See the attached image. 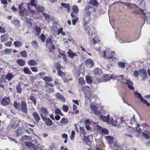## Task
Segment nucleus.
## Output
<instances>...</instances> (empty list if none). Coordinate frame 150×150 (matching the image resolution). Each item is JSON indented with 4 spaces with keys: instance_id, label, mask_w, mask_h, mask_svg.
<instances>
[{
    "instance_id": "nucleus-1",
    "label": "nucleus",
    "mask_w": 150,
    "mask_h": 150,
    "mask_svg": "<svg viewBox=\"0 0 150 150\" xmlns=\"http://www.w3.org/2000/svg\"><path fill=\"white\" fill-rule=\"evenodd\" d=\"M124 75H119V77L120 79H121L123 83H125L128 85V88L134 91V88L132 86L133 83L129 79H127L125 78H123Z\"/></svg>"
},
{
    "instance_id": "nucleus-2",
    "label": "nucleus",
    "mask_w": 150,
    "mask_h": 150,
    "mask_svg": "<svg viewBox=\"0 0 150 150\" xmlns=\"http://www.w3.org/2000/svg\"><path fill=\"white\" fill-rule=\"evenodd\" d=\"M53 41L50 38H48L46 40V45L49 49V52H52L55 49V47L53 44Z\"/></svg>"
},
{
    "instance_id": "nucleus-3",
    "label": "nucleus",
    "mask_w": 150,
    "mask_h": 150,
    "mask_svg": "<svg viewBox=\"0 0 150 150\" xmlns=\"http://www.w3.org/2000/svg\"><path fill=\"white\" fill-rule=\"evenodd\" d=\"M26 4L23 3L20 4L18 6V9L21 16H23L26 13Z\"/></svg>"
},
{
    "instance_id": "nucleus-4",
    "label": "nucleus",
    "mask_w": 150,
    "mask_h": 150,
    "mask_svg": "<svg viewBox=\"0 0 150 150\" xmlns=\"http://www.w3.org/2000/svg\"><path fill=\"white\" fill-rule=\"evenodd\" d=\"M96 11V8L90 6H85L84 10V13L85 14L90 15L91 13Z\"/></svg>"
},
{
    "instance_id": "nucleus-5",
    "label": "nucleus",
    "mask_w": 150,
    "mask_h": 150,
    "mask_svg": "<svg viewBox=\"0 0 150 150\" xmlns=\"http://www.w3.org/2000/svg\"><path fill=\"white\" fill-rule=\"evenodd\" d=\"M114 51L112 52L109 49H107L105 51L103 52L104 57L109 59L112 58L113 60V54H114Z\"/></svg>"
},
{
    "instance_id": "nucleus-6",
    "label": "nucleus",
    "mask_w": 150,
    "mask_h": 150,
    "mask_svg": "<svg viewBox=\"0 0 150 150\" xmlns=\"http://www.w3.org/2000/svg\"><path fill=\"white\" fill-rule=\"evenodd\" d=\"M134 93L135 94V96L136 98H139L140 99L142 102L144 104H146L147 106H149L150 104L146 100L143 99L141 94L138 93L137 92L135 91L134 92Z\"/></svg>"
},
{
    "instance_id": "nucleus-7",
    "label": "nucleus",
    "mask_w": 150,
    "mask_h": 150,
    "mask_svg": "<svg viewBox=\"0 0 150 150\" xmlns=\"http://www.w3.org/2000/svg\"><path fill=\"white\" fill-rule=\"evenodd\" d=\"M93 72L96 78H99L102 74V70L100 69L97 68L94 69Z\"/></svg>"
},
{
    "instance_id": "nucleus-8",
    "label": "nucleus",
    "mask_w": 150,
    "mask_h": 150,
    "mask_svg": "<svg viewBox=\"0 0 150 150\" xmlns=\"http://www.w3.org/2000/svg\"><path fill=\"white\" fill-rule=\"evenodd\" d=\"M85 63L87 68H91L94 65V62L93 60L88 59L85 60Z\"/></svg>"
},
{
    "instance_id": "nucleus-9",
    "label": "nucleus",
    "mask_w": 150,
    "mask_h": 150,
    "mask_svg": "<svg viewBox=\"0 0 150 150\" xmlns=\"http://www.w3.org/2000/svg\"><path fill=\"white\" fill-rule=\"evenodd\" d=\"M91 18V15L85 14L84 16L83 20L84 21V26L87 25L89 23Z\"/></svg>"
},
{
    "instance_id": "nucleus-10",
    "label": "nucleus",
    "mask_w": 150,
    "mask_h": 150,
    "mask_svg": "<svg viewBox=\"0 0 150 150\" xmlns=\"http://www.w3.org/2000/svg\"><path fill=\"white\" fill-rule=\"evenodd\" d=\"M10 103V100L8 97H5L2 99L1 101V103L3 105H8Z\"/></svg>"
},
{
    "instance_id": "nucleus-11",
    "label": "nucleus",
    "mask_w": 150,
    "mask_h": 150,
    "mask_svg": "<svg viewBox=\"0 0 150 150\" xmlns=\"http://www.w3.org/2000/svg\"><path fill=\"white\" fill-rule=\"evenodd\" d=\"M21 108L22 110L25 113L27 112V108L26 103L23 101L21 103Z\"/></svg>"
},
{
    "instance_id": "nucleus-12",
    "label": "nucleus",
    "mask_w": 150,
    "mask_h": 150,
    "mask_svg": "<svg viewBox=\"0 0 150 150\" xmlns=\"http://www.w3.org/2000/svg\"><path fill=\"white\" fill-rule=\"evenodd\" d=\"M139 74L142 79L144 80L146 78L147 73L146 71L144 69H141L139 71Z\"/></svg>"
},
{
    "instance_id": "nucleus-13",
    "label": "nucleus",
    "mask_w": 150,
    "mask_h": 150,
    "mask_svg": "<svg viewBox=\"0 0 150 150\" xmlns=\"http://www.w3.org/2000/svg\"><path fill=\"white\" fill-rule=\"evenodd\" d=\"M6 79L4 77H1L0 78V86L3 88H4L5 84L6 83Z\"/></svg>"
},
{
    "instance_id": "nucleus-14",
    "label": "nucleus",
    "mask_w": 150,
    "mask_h": 150,
    "mask_svg": "<svg viewBox=\"0 0 150 150\" xmlns=\"http://www.w3.org/2000/svg\"><path fill=\"white\" fill-rule=\"evenodd\" d=\"M56 98L58 99L59 100H60L63 102H65V99L63 96L59 93H58L56 94Z\"/></svg>"
},
{
    "instance_id": "nucleus-15",
    "label": "nucleus",
    "mask_w": 150,
    "mask_h": 150,
    "mask_svg": "<svg viewBox=\"0 0 150 150\" xmlns=\"http://www.w3.org/2000/svg\"><path fill=\"white\" fill-rule=\"evenodd\" d=\"M28 64L30 66H35L38 65L37 61L34 59H30L29 61Z\"/></svg>"
},
{
    "instance_id": "nucleus-16",
    "label": "nucleus",
    "mask_w": 150,
    "mask_h": 150,
    "mask_svg": "<svg viewBox=\"0 0 150 150\" xmlns=\"http://www.w3.org/2000/svg\"><path fill=\"white\" fill-rule=\"evenodd\" d=\"M89 4L95 7H98L99 6V3L96 0H90Z\"/></svg>"
},
{
    "instance_id": "nucleus-17",
    "label": "nucleus",
    "mask_w": 150,
    "mask_h": 150,
    "mask_svg": "<svg viewBox=\"0 0 150 150\" xmlns=\"http://www.w3.org/2000/svg\"><path fill=\"white\" fill-rule=\"evenodd\" d=\"M33 115L37 122H38L40 120V116L36 112H34L33 113Z\"/></svg>"
},
{
    "instance_id": "nucleus-18",
    "label": "nucleus",
    "mask_w": 150,
    "mask_h": 150,
    "mask_svg": "<svg viewBox=\"0 0 150 150\" xmlns=\"http://www.w3.org/2000/svg\"><path fill=\"white\" fill-rule=\"evenodd\" d=\"M67 53L68 54V55L69 57H70L72 58H73V57H75L77 56V54L76 53H75L71 51V50L69 49Z\"/></svg>"
},
{
    "instance_id": "nucleus-19",
    "label": "nucleus",
    "mask_w": 150,
    "mask_h": 150,
    "mask_svg": "<svg viewBox=\"0 0 150 150\" xmlns=\"http://www.w3.org/2000/svg\"><path fill=\"white\" fill-rule=\"evenodd\" d=\"M45 121V123L47 126H51L53 124L52 121L49 118H47Z\"/></svg>"
},
{
    "instance_id": "nucleus-20",
    "label": "nucleus",
    "mask_w": 150,
    "mask_h": 150,
    "mask_svg": "<svg viewBox=\"0 0 150 150\" xmlns=\"http://www.w3.org/2000/svg\"><path fill=\"white\" fill-rule=\"evenodd\" d=\"M23 71L26 74L30 75L32 74L30 69L28 67H26L23 69Z\"/></svg>"
},
{
    "instance_id": "nucleus-21",
    "label": "nucleus",
    "mask_w": 150,
    "mask_h": 150,
    "mask_svg": "<svg viewBox=\"0 0 150 150\" xmlns=\"http://www.w3.org/2000/svg\"><path fill=\"white\" fill-rule=\"evenodd\" d=\"M100 118L104 121H108V122L109 120H110L109 115H108L107 117L104 115H101L100 116Z\"/></svg>"
},
{
    "instance_id": "nucleus-22",
    "label": "nucleus",
    "mask_w": 150,
    "mask_h": 150,
    "mask_svg": "<svg viewBox=\"0 0 150 150\" xmlns=\"http://www.w3.org/2000/svg\"><path fill=\"white\" fill-rule=\"evenodd\" d=\"M127 124V121L124 119L123 117L121 119V122L120 124L122 127H124L126 126Z\"/></svg>"
},
{
    "instance_id": "nucleus-23",
    "label": "nucleus",
    "mask_w": 150,
    "mask_h": 150,
    "mask_svg": "<svg viewBox=\"0 0 150 150\" xmlns=\"http://www.w3.org/2000/svg\"><path fill=\"white\" fill-rule=\"evenodd\" d=\"M61 5L64 8H66L68 12H69L70 10V7L69 4H66L64 3H62L61 4Z\"/></svg>"
},
{
    "instance_id": "nucleus-24",
    "label": "nucleus",
    "mask_w": 150,
    "mask_h": 150,
    "mask_svg": "<svg viewBox=\"0 0 150 150\" xmlns=\"http://www.w3.org/2000/svg\"><path fill=\"white\" fill-rule=\"evenodd\" d=\"M83 140L86 142L88 145L91 144V142L89 140V137L83 136Z\"/></svg>"
},
{
    "instance_id": "nucleus-25",
    "label": "nucleus",
    "mask_w": 150,
    "mask_h": 150,
    "mask_svg": "<svg viewBox=\"0 0 150 150\" xmlns=\"http://www.w3.org/2000/svg\"><path fill=\"white\" fill-rule=\"evenodd\" d=\"M105 138L109 141L110 144L112 143L114 140V138L110 136H106Z\"/></svg>"
},
{
    "instance_id": "nucleus-26",
    "label": "nucleus",
    "mask_w": 150,
    "mask_h": 150,
    "mask_svg": "<svg viewBox=\"0 0 150 150\" xmlns=\"http://www.w3.org/2000/svg\"><path fill=\"white\" fill-rule=\"evenodd\" d=\"M8 35L5 34L1 35V39L2 41H4L8 40Z\"/></svg>"
},
{
    "instance_id": "nucleus-27",
    "label": "nucleus",
    "mask_w": 150,
    "mask_h": 150,
    "mask_svg": "<svg viewBox=\"0 0 150 150\" xmlns=\"http://www.w3.org/2000/svg\"><path fill=\"white\" fill-rule=\"evenodd\" d=\"M17 62L21 66H24L25 64V61L22 59H18L17 60Z\"/></svg>"
},
{
    "instance_id": "nucleus-28",
    "label": "nucleus",
    "mask_w": 150,
    "mask_h": 150,
    "mask_svg": "<svg viewBox=\"0 0 150 150\" xmlns=\"http://www.w3.org/2000/svg\"><path fill=\"white\" fill-rule=\"evenodd\" d=\"M41 110L42 113L46 116H47L48 115L49 112L46 108L42 107L41 109Z\"/></svg>"
},
{
    "instance_id": "nucleus-29",
    "label": "nucleus",
    "mask_w": 150,
    "mask_h": 150,
    "mask_svg": "<svg viewBox=\"0 0 150 150\" xmlns=\"http://www.w3.org/2000/svg\"><path fill=\"white\" fill-rule=\"evenodd\" d=\"M23 133L22 130L21 128L19 127L16 130V134L17 137L21 135Z\"/></svg>"
},
{
    "instance_id": "nucleus-30",
    "label": "nucleus",
    "mask_w": 150,
    "mask_h": 150,
    "mask_svg": "<svg viewBox=\"0 0 150 150\" xmlns=\"http://www.w3.org/2000/svg\"><path fill=\"white\" fill-rule=\"evenodd\" d=\"M11 23H12L17 26H18L20 23L19 21L18 20L16 19L12 20L11 21Z\"/></svg>"
},
{
    "instance_id": "nucleus-31",
    "label": "nucleus",
    "mask_w": 150,
    "mask_h": 150,
    "mask_svg": "<svg viewBox=\"0 0 150 150\" xmlns=\"http://www.w3.org/2000/svg\"><path fill=\"white\" fill-rule=\"evenodd\" d=\"M13 44L16 47H20L22 46V43L20 41H17L14 42Z\"/></svg>"
},
{
    "instance_id": "nucleus-32",
    "label": "nucleus",
    "mask_w": 150,
    "mask_h": 150,
    "mask_svg": "<svg viewBox=\"0 0 150 150\" xmlns=\"http://www.w3.org/2000/svg\"><path fill=\"white\" fill-rule=\"evenodd\" d=\"M32 46L35 49H37L38 48V43L36 41H33L31 42Z\"/></svg>"
},
{
    "instance_id": "nucleus-33",
    "label": "nucleus",
    "mask_w": 150,
    "mask_h": 150,
    "mask_svg": "<svg viewBox=\"0 0 150 150\" xmlns=\"http://www.w3.org/2000/svg\"><path fill=\"white\" fill-rule=\"evenodd\" d=\"M19 122L18 120L16 121L14 124H13L10 125L9 126L13 129H15L18 126Z\"/></svg>"
},
{
    "instance_id": "nucleus-34",
    "label": "nucleus",
    "mask_w": 150,
    "mask_h": 150,
    "mask_svg": "<svg viewBox=\"0 0 150 150\" xmlns=\"http://www.w3.org/2000/svg\"><path fill=\"white\" fill-rule=\"evenodd\" d=\"M111 79L110 76H109L108 75H106L104 76L103 78V81L104 82H106Z\"/></svg>"
},
{
    "instance_id": "nucleus-35",
    "label": "nucleus",
    "mask_w": 150,
    "mask_h": 150,
    "mask_svg": "<svg viewBox=\"0 0 150 150\" xmlns=\"http://www.w3.org/2000/svg\"><path fill=\"white\" fill-rule=\"evenodd\" d=\"M80 135L81 136L82 135L85 136L86 134V132L83 128L80 127Z\"/></svg>"
},
{
    "instance_id": "nucleus-36",
    "label": "nucleus",
    "mask_w": 150,
    "mask_h": 150,
    "mask_svg": "<svg viewBox=\"0 0 150 150\" xmlns=\"http://www.w3.org/2000/svg\"><path fill=\"white\" fill-rule=\"evenodd\" d=\"M17 91L18 93H21L22 91L21 85L20 83H18V85L16 87Z\"/></svg>"
},
{
    "instance_id": "nucleus-37",
    "label": "nucleus",
    "mask_w": 150,
    "mask_h": 150,
    "mask_svg": "<svg viewBox=\"0 0 150 150\" xmlns=\"http://www.w3.org/2000/svg\"><path fill=\"white\" fill-rule=\"evenodd\" d=\"M68 122V121L67 118L63 117L60 120V123L62 124H66Z\"/></svg>"
},
{
    "instance_id": "nucleus-38",
    "label": "nucleus",
    "mask_w": 150,
    "mask_h": 150,
    "mask_svg": "<svg viewBox=\"0 0 150 150\" xmlns=\"http://www.w3.org/2000/svg\"><path fill=\"white\" fill-rule=\"evenodd\" d=\"M43 80L46 82H50L52 81V78L49 76L45 77Z\"/></svg>"
},
{
    "instance_id": "nucleus-39",
    "label": "nucleus",
    "mask_w": 150,
    "mask_h": 150,
    "mask_svg": "<svg viewBox=\"0 0 150 150\" xmlns=\"http://www.w3.org/2000/svg\"><path fill=\"white\" fill-rule=\"evenodd\" d=\"M73 10L74 13H78L79 9L78 6L76 5H74L73 7Z\"/></svg>"
},
{
    "instance_id": "nucleus-40",
    "label": "nucleus",
    "mask_w": 150,
    "mask_h": 150,
    "mask_svg": "<svg viewBox=\"0 0 150 150\" xmlns=\"http://www.w3.org/2000/svg\"><path fill=\"white\" fill-rule=\"evenodd\" d=\"M13 77V76L11 73H8L6 76V78L8 81L11 80Z\"/></svg>"
},
{
    "instance_id": "nucleus-41",
    "label": "nucleus",
    "mask_w": 150,
    "mask_h": 150,
    "mask_svg": "<svg viewBox=\"0 0 150 150\" xmlns=\"http://www.w3.org/2000/svg\"><path fill=\"white\" fill-rule=\"evenodd\" d=\"M113 119L111 118V119H110L108 122H110V123L113 125L117 126V121L116 120H115V121H113Z\"/></svg>"
},
{
    "instance_id": "nucleus-42",
    "label": "nucleus",
    "mask_w": 150,
    "mask_h": 150,
    "mask_svg": "<svg viewBox=\"0 0 150 150\" xmlns=\"http://www.w3.org/2000/svg\"><path fill=\"white\" fill-rule=\"evenodd\" d=\"M35 30L37 34L39 35L41 32L40 28L38 26H36L35 28Z\"/></svg>"
},
{
    "instance_id": "nucleus-43",
    "label": "nucleus",
    "mask_w": 150,
    "mask_h": 150,
    "mask_svg": "<svg viewBox=\"0 0 150 150\" xmlns=\"http://www.w3.org/2000/svg\"><path fill=\"white\" fill-rule=\"evenodd\" d=\"M86 80L88 83H91L92 82L91 78L90 76H86Z\"/></svg>"
},
{
    "instance_id": "nucleus-44",
    "label": "nucleus",
    "mask_w": 150,
    "mask_h": 150,
    "mask_svg": "<svg viewBox=\"0 0 150 150\" xmlns=\"http://www.w3.org/2000/svg\"><path fill=\"white\" fill-rule=\"evenodd\" d=\"M30 5L34 7H35L37 6V1L36 0H31Z\"/></svg>"
},
{
    "instance_id": "nucleus-45",
    "label": "nucleus",
    "mask_w": 150,
    "mask_h": 150,
    "mask_svg": "<svg viewBox=\"0 0 150 150\" xmlns=\"http://www.w3.org/2000/svg\"><path fill=\"white\" fill-rule=\"evenodd\" d=\"M79 84L83 85L85 84V81L83 78L81 77L79 79Z\"/></svg>"
},
{
    "instance_id": "nucleus-46",
    "label": "nucleus",
    "mask_w": 150,
    "mask_h": 150,
    "mask_svg": "<svg viewBox=\"0 0 150 150\" xmlns=\"http://www.w3.org/2000/svg\"><path fill=\"white\" fill-rule=\"evenodd\" d=\"M55 112L56 114H59L61 116H63L64 114L59 109H56L55 111Z\"/></svg>"
},
{
    "instance_id": "nucleus-47",
    "label": "nucleus",
    "mask_w": 150,
    "mask_h": 150,
    "mask_svg": "<svg viewBox=\"0 0 150 150\" xmlns=\"http://www.w3.org/2000/svg\"><path fill=\"white\" fill-rule=\"evenodd\" d=\"M31 138L29 136L25 135L22 137V140H30Z\"/></svg>"
},
{
    "instance_id": "nucleus-48",
    "label": "nucleus",
    "mask_w": 150,
    "mask_h": 150,
    "mask_svg": "<svg viewBox=\"0 0 150 150\" xmlns=\"http://www.w3.org/2000/svg\"><path fill=\"white\" fill-rule=\"evenodd\" d=\"M37 9L38 11L42 12L44 10V8L43 6H38Z\"/></svg>"
},
{
    "instance_id": "nucleus-49",
    "label": "nucleus",
    "mask_w": 150,
    "mask_h": 150,
    "mask_svg": "<svg viewBox=\"0 0 150 150\" xmlns=\"http://www.w3.org/2000/svg\"><path fill=\"white\" fill-rule=\"evenodd\" d=\"M75 132L74 130H73L71 132V134L70 136V138L71 140H73L74 139Z\"/></svg>"
},
{
    "instance_id": "nucleus-50",
    "label": "nucleus",
    "mask_w": 150,
    "mask_h": 150,
    "mask_svg": "<svg viewBox=\"0 0 150 150\" xmlns=\"http://www.w3.org/2000/svg\"><path fill=\"white\" fill-rule=\"evenodd\" d=\"M123 135L126 138H131L133 137V136L132 135L126 133H124Z\"/></svg>"
},
{
    "instance_id": "nucleus-51",
    "label": "nucleus",
    "mask_w": 150,
    "mask_h": 150,
    "mask_svg": "<svg viewBox=\"0 0 150 150\" xmlns=\"http://www.w3.org/2000/svg\"><path fill=\"white\" fill-rule=\"evenodd\" d=\"M57 71H58V74L59 76H61L62 77L64 76V73L63 72H62L60 70H58Z\"/></svg>"
},
{
    "instance_id": "nucleus-52",
    "label": "nucleus",
    "mask_w": 150,
    "mask_h": 150,
    "mask_svg": "<svg viewBox=\"0 0 150 150\" xmlns=\"http://www.w3.org/2000/svg\"><path fill=\"white\" fill-rule=\"evenodd\" d=\"M12 49L6 48L4 50L5 53L6 54H11L12 52Z\"/></svg>"
},
{
    "instance_id": "nucleus-53",
    "label": "nucleus",
    "mask_w": 150,
    "mask_h": 150,
    "mask_svg": "<svg viewBox=\"0 0 150 150\" xmlns=\"http://www.w3.org/2000/svg\"><path fill=\"white\" fill-rule=\"evenodd\" d=\"M21 56L24 57H26L27 56V52L25 50L23 51L20 52Z\"/></svg>"
},
{
    "instance_id": "nucleus-54",
    "label": "nucleus",
    "mask_w": 150,
    "mask_h": 150,
    "mask_svg": "<svg viewBox=\"0 0 150 150\" xmlns=\"http://www.w3.org/2000/svg\"><path fill=\"white\" fill-rule=\"evenodd\" d=\"M13 106L16 109H18L20 108V104L18 103L17 102H14L13 103Z\"/></svg>"
},
{
    "instance_id": "nucleus-55",
    "label": "nucleus",
    "mask_w": 150,
    "mask_h": 150,
    "mask_svg": "<svg viewBox=\"0 0 150 150\" xmlns=\"http://www.w3.org/2000/svg\"><path fill=\"white\" fill-rule=\"evenodd\" d=\"M30 100L32 101L35 105H36L37 103L34 97L32 96L30 97Z\"/></svg>"
},
{
    "instance_id": "nucleus-56",
    "label": "nucleus",
    "mask_w": 150,
    "mask_h": 150,
    "mask_svg": "<svg viewBox=\"0 0 150 150\" xmlns=\"http://www.w3.org/2000/svg\"><path fill=\"white\" fill-rule=\"evenodd\" d=\"M46 38L45 35L43 34H42L40 36V39L42 41L44 42Z\"/></svg>"
},
{
    "instance_id": "nucleus-57",
    "label": "nucleus",
    "mask_w": 150,
    "mask_h": 150,
    "mask_svg": "<svg viewBox=\"0 0 150 150\" xmlns=\"http://www.w3.org/2000/svg\"><path fill=\"white\" fill-rule=\"evenodd\" d=\"M101 132L103 134H109L108 131L105 129H102L101 130Z\"/></svg>"
},
{
    "instance_id": "nucleus-58",
    "label": "nucleus",
    "mask_w": 150,
    "mask_h": 150,
    "mask_svg": "<svg viewBox=\"0 0 150 150\" xmlns=\"http://www.w3.org/2000/svg\"><path fill=\"white\" fill-rule=\"evenodd\" d=\"M91 108L92 110H94L95 112L96 111L97 108L95 106L93 103H91Z\"/></svg>"
},
{
    "instance_id": "nucleus-59",
    "label": "nucleus",
    "mask_w": 150,
    "mask_h": 150,
    "mask_svg": "<svg viewBox=\"0 0 150 150\" xmlns=\"http://www.w3.org/2000/svg\"><path fill=\"white\" fill-rule=\"evenodd\" d=\"M25 145L26 146L31 147H33L34 146V144L30 142H25Z\"/></svg>"
},
{
    "instance_id": "nucleus-60",
    "label": "nucleus",
    "mask_w": 150,
    "mask_h": 150,
    "mask_svg": "<svg viewBox=\"0 0 150 150\" xmlns=\"http://www.w3.org/2000/svg\"><path fill=\"white\" fill-rule=\"evenodd\" d=\"M43 14L46 20H48L50 19V18L51 17L48 14H46L44 13H43Z\"/></svg>"
},
{
    "instance_id": "nucleus-61",
    "label": "nucleus",
    "mask_w": 150,
    "mask_h": 150,
    "mask_svg": "<svg viewBox=\"0 0 150 150\" xmlns=\"http://www.w3.org/2000/svg\"><path fill=\"white\" fill-rule=\"evenodd\" d=\"M118 66L119 67L124 68L125 66V64L122 62H119L118 63Z\"/></svg>"
},
{
    "instance_id": "nucleus-62",
    "label": "nucleus",
    "mask_w": 150,
    "mask_h": 150,
    "mask_svg": "<svg viewBox=\"0 0 150 150\" xmlns=\"http://www.w3.org/2000/svg\"><path fill=\"white\" fill-rule=\"evenodd\" d=\"M118 76H116L115 75L113 74L111 75L110 77L111 78V79H120L119 78V77Z\"/></svg>"
},
{
    "instance_id": "nucleus-63",
    "label": "nucleus",
    "mask_w": 150,
    "mask_h": 150,
    "mask_svg": "<svg viewBox=\"0 0 150 150\" xmlns=\"http://www.w3.org/2000/svg\"><path fill=\"white\" fill-rule=\"evenodd\" d=\"M89 89V87L88 86H85L82 88V90L84 91L86 90H88Z\"/></svg>"
},
{
    "instance_id": "nucleus-64",
    "label": "nucleus",
    "mask_w": 150,
    "mask_h": 150,
    "mask_svg": "<svg viewBox=\"0 0 150 150\" xmlns=\"http://www.w3.org/2000/svg\"><path fill=\"white\" fill-rule=\"evenodd\" d=\"M63 108L64 112H67L68 111L69 108L67 106L64 105L63 107Z\"/></svg>"
}]
</instances>
